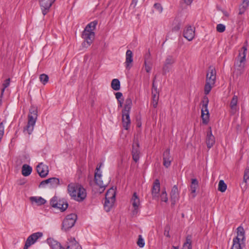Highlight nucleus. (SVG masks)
<instances>
[{"label": "nucleus", "instance_id": "nucleus-29", "mask_svg": "<svg viewBox=\"0 0 249 249\" xmlns=\"http://www.w3.org/2000/svg\"><path fill=\"white\" fill-rule=\"evenodd\" d=\"M111 86L114 90H119L120 89V82L118 79H113L111 83Z\"/></svg>", "mask_w": 249, "mask_h": 249}, {"label": "nucleus", "instance_id": "nucleus-33", "mask_svg": "<svg viewBox=\"0 0 249 249\" xmlns=\"http://www.w3.org/2000/svg\"><path fill=\"white\" fill-rule=\"evenodd\" d=\"M249 4H248L244 1L240 5L239 7V14L242 15L244 14L248 7Z\"/></svg>", "mask_w": 249, "mask_h": 249}, {"label": "nucleus", "instance_id": "nucleus-52", "mask_svg": "<svg viewBox=\"0 0 249 249\" xmlns=\"http://www.w3.org/2000/svg\"><path fill=\"white\" fill-rule=\"evenodd\" d=\"M119 104H120V107H122L123 106V102H124V99H122L121 100H119L118 101Z\"/></svg>", "mask_w": 249, "mask_h": 249}, {"label": "nucleus", "instance_id": "nucleus-58", "mask_svg": "<svg viewBox=\"0 0 249 249\" xmlns=\"http://www.w3.org/2000/svg\"><path fill=\"white\" fill-rule=\"evenodd\" d=\"M243 1L248 3V4H249V0H243Z\"/></svg>", "mask_w": 249, "mask_h": 249}, {"label": "nucleus", "instance_id": "nucleus-26", "mask_svg": "<svg viewBox=\"0 0 249 249\" xmlns=\"http://www.w3.org/2000/svg\"><path fill=\"white\" fill-rule=\"evenodd\" d=\"M115 200L114 199H106L104 203V208L107 212H109L112 207Z\"/></svg>", "mask_w": 249, "mask_h": 249}, {"label": "nucleus", "instance_id": "nucleus-53", "mask_svg": "<svg viewBox=\"0 0 249 249\" xmlns=\"http://www.w3.org/2000/svg\"><path fill=\"white\" fill-rule=\"evenodd\" d=\"M233 101V97H232L231 102V104H230V107H231V109H232L233 108V104L232 103Z\"/></svg>", "mask_w": 249, "mask_h": 249}, {"label": "nucleus", "instance_id": "nucleus-21", "mask_svg": "<svg viewBox=\"0 0 249 249\" xmlns=\"http://www.w3.org/2000/svg\"><path fill=\"white\" fill-rule=\"evenodd\" d=\"M122 123L124 129L128 130L130 125L129 113H122Z\"/></svg>", "mask_w": 249, "mask_h": 249}, {"label": "nucleus", "instance_id": "nucleus-37", "mask_svg": "<svg viewBox=\"0 0 249 249\" xmlns=\"http://www.w3.org/2000/svg\"><path fill=\"white\" fill-rule=\"evenodd\" d=\"M39 80L40 82H42L44 85H45L48 83L49 81V77L45 74H41L39 76Z\"/></svg>", "mask_w": 249, "mask_h": 249}, {"label": "nucleus", "instance_id": "nucleus-24", "mask_svg": "<svg viewBox=\"0 0 249 249\" xmlns=\"http://www.w3.org/2000/svg\"><path fill=\"white\" fill-rule=\"evenodd\" d=\"M32 202H35L38 205H41L45 204L46 201L40 196H32L30 198Z\"/></svg>", "mask_w": 249, "mask_h": 249}, {"label": "nucleus", "instance_id": "nucleus-25", "mask_svg": "<svg viewBox=\"0 0 249 249\" xmlns=\"http://www.w3.org/2000/svg\"><path fill=\"white\" fill-rule=\"evenodd\" d=\"M132 100L130 98H127L125 101L124 109L122 113H129L130 110L132 106Z\"/></svg>", "mask_w": 249, "mask_h": 249}, {"label": "nucleus", "instance_id": "nucleus-35", "mask_svg": "<svg viewBox=\"0 0 249 249\" xmlns=\"http://www.w3.org/2000/svg\"><path fill=\"white\" fill-rule=\"evenodd\" d=\"M133 53L130 50H128L126 52V62H133Z\"/></svg>", "mask_w": 249, "mask_h": 249}, {"label": "nucleus", "instance_id": "nucleus-49", "mask_svg": "<svg viewBox=\"0 0 249 249\" xmlns=\"http://www.w3.org/2000/svg\"><path fill=\"white\" fill-rule=\"evenodd\" d=\"M115 97L118 101H119V100H121L122 99V97H123V94L121 92H118L115 93Z\"/></svg>", "mask_w": 249, "mask_h": 249}, {"label": "nucleus", "instance_id": "nucleus-50", "mask_svg": "<svg viewBox=\"0 0 249 249\" xmlns=\"http://www.w3.org/2000/svg\"><path fill=\"white\" fill-rule=\"evenodd\" d=\"M174 61H175V59L172 56H168L166 58L167 62H170Z\"/></svg>", "mask_w": 249, "mask_h": 249}, {"label": "nucleus", "instance_id": "nucleus-42", "mask_svg": "<svg viewBox=\"0 0 249 249\" xmlns=\"http://www.w3.org/2000/svg\"><path fill=\"white\" fill-rule=\"evenodd\" d=\"M161 200L162 201H164L166 202L168 201V197L167 196V194L165 191H163L161 195Z\"/></svg>", "mask_w": 249, "mask_h": 249}, {"label": "nucleus", "instance_id": "nucleus-12", "mask_svg": "<svg viewBox=\"0 0 249 249\" xmlns=\"http://www.w3.org/2000/svg\"><path fill=\"white\" fill-rule=\"evenodd\" d=\"M54 1L55 0H39V4L43 15H45L49 11Z\"/></svg>", "mask_w": 249, "mask_h": 249}, {"label": "nucleus", "instance_id": "nucleus-41", "mask_svg": "<svg viewBox=\"0 0 249 249\" xmlns=\"http://www.w3.org/2000/svg\"><path fill=\"white\" fill-rule=\"evenodd\" d=\"M249 179V168H246L244 171V181L246 182L247 180Z\"/></svg>", "mask_w": 249, "mask_h": 249}, {"label": "nucleus", "instance_id": "nucleus-17", "mask_svg": "<svg viewBox=\"0 0 249 249\" xmlns=\"http://www.w3.org/2000/svg\"><path fill=\"white\" fill-rule=\"evenodd\" d=\"M172 160L173 159L170 156V150L169 149H166L163 154V165L168 168L170 166Z\"/></svg>", "mask_w": 249, "mask_h": 249}, {"label": "nucleus", "instance_id": "nucleus-40", "mask_svg": "<svg viewBox=\"0 0 249 249\" xmlns=\"http://www.w3.org/2000/svg\"><path fill=\"white\" fill-rule=\"evenodd\" d=\"M225 26L222 24H218L216 26V31L219 33H223L225 31Z\"/></svg>", "mask_w": 249, "mask_h": 249}, {"label": "nucleus", "instance_id": "nucleus-51", "mask_svg": "<svg viewBox=\"0 0 249 249\" xmlns=\"http://www.w3.org/2000/svg\"><path fill=\"white\" fill-rule=\"evenodd\" d=\"M184 2L188 5H190L193 2V0H183Z\"/></svg>", "mask_w": 249, "mask_h": 249}, {"label": "nucleus", "instance_id": "nucleus-46", "mask_svg": "<svg viewBox=\"0 0 249 249\" xmlns=\"http://www.w3.org/2000/svg\"><path fill=\"white\" fill-rule=\"evenodd\" d=\"M152 69V63H145V70L147 72H149Z\"/></svg>", "mask_w": 249, "mask_h": 249}, {"label": "nucleus", "instance_id": "nucleus-8", "mask_svg": "<svg viewBox=\"0 0 249 249\" xmlns=\"http://www.w3.org/2000/svg\"><path fill=\"white\" fill-rule=\"evenodd\" d=\"M77 220V215L75 213L68 215L64 219L62 223V230L67 231L71 228Z\"/></svg>", "mask_w": 249, "mask_h": 249}, {"label": "nucleus", "instance_id": "nucleus-13", "mask_svg": "<svg viewBox=\"0 0 249 249\" xmlns=\"http://www.w3.org/2000/svg\"><path fill=\"white\" fill-rule=\"evenodd\" d=\"M183 35V36L188 41L192 40L195 35V28L191 26H186L184 30Z\"/></svg>", "mask_w": 249, "mask_h": 249}, {"label": "nucleus", "instance_id": "nucleus-28", "mask_svg": "<svg viewBox=\"0 0 249 249\" xmlns=\"http://www.w3.org/2000/svg\"><path fill=\"white\" fill-rule=\"evenodd\" d=\"M32 171V167L27 164H24L22 167V174L25 177L29 176Z\"/></svg>", "mask_w": 249, "mask_h": 249}, {"label": "nucleus", "instance_id": "nucleus-22", "mask_svg": "<svg viewBox=\"0 0 249 249\" xmlns=\"http://www.w3.org/2000/svg\"><path fill=\"white\" fill-rule=\"evenodd\" d=\"M198 188V182L196 178H193L191 179V184L190 185V191L191 194H193V197L196 196V189Z\"/></svg>", "mask_w": 249, "mask_h": 249}, {"label": "nucleus", "instance_id": "nucleus-2", "mask_svg": "<svg viewBox=\"0 0 249 249\" xmlns=\"http://www.w3.org/2000/svg\"><path fill=\"white\" fill-rule=\"evenodd\" d=\"M97 24L96 21L91 22L85 27L82 34V37L84 39L82 43L83 47L88 48L92 43L95 38V33L93 32Z\"/></svg>", "mask_w": 249, "mask_h": 249}, {"label": "nucleus", "instance_id": "nucleus-48", "mask_svg": "<svg viewBox=\"0 0 249 249\" xmlns=\"http://www.w3.org/2000/svg\"><path fill=\"white\" fill-rule=\"evenodd\" d=\"M46 184H49L50 185V178L42 181L39 185V186H44Z\"/></svg>", "mask_w": 249, "mask_h": 249}, {"label": "nucleus", "instance_id": "nucleus-7", "mask_svg": "<svg viewBox=\"0 0 249 249\" xmlns=\"http://www.w3.org/2000/svg\"><path fill=\"white\" fill-rule=\"evenodd\" d=\"M209 103V99L207 96H204L201 101V117L202 123L204 124H207L209 121L210 114L208 109V105Z\"/></svg>", "mask_w": 249, "mask_h": 249}, {"label": "nucleus", "instance_id": "nucleus-39", "mask_svg": "<svg viewBox=\"0 0 249 249\" xmlns=\"http://www.w3.org/2000/svg\"><path fill=\"white\" fill-rule=\"evenodd\" d=\"M138 246L140 248H142L144 246L145 243L141 235H139L138 241L137 242Z\"/></svg>", "mask_w": 249, "mask_h": 249}, {"label": "nucleus", "instance_id": "nucleus-44", "mask_svg": "<svg viewBox=\"0 0 249 249\" xmlns=\"http://www.w3.org/2000/svg\"><path fill=\"white\" fill-rule=\"evenodd\" d=\"M152 94H158L157 87L155 85V79L153 82Z\"/></svg>", "mask_w": 249, "mask_h": 249}, {"label": "nucleus", "instance_id": "nucleus-4", "mask_svg": "<svg viewBox=\"0 0 249 249\" xmlns=\"http://www.w3.org/2000/svg\"><path fill=\"white\" fill-rule=\"evenodd\" d=\"M37 118V110L36 108L32 107L29 110V113L28 116V123L23 129L24 132H27L30 135L34 128V126Z\"/></svg>", "mask_w": 249, "mask_h": 249}, {"label": "nucleus", "instance_id": "nucleus-11", "mask_svg": "<svg viewBox=\"0 0 249 249\" xmlns=\"http://www.w3.org/2000/svg\"><path fill=\"white\" fill-rule=\"evenodd\" d=\"M133 160L137 162L139 161L140 157L141 152L140 150V145L137 140H134L132 144L131 151Z\"/></svg>", "mask_w": 249, "mask_h": 249}, {"label": "nucleus", "instance_id": "nucleus-27", "mask_svg": "<svg viewBox=\"0 0 249 249\" xmlns=\"http://www.w3.org/2000/svg\"><path fill=\"white\" fill-rule=\"evenodd\" d=\"M116 192L113 188H110L106 194V199H114L115 200Z\"/></svg>", "mask_w": 249, "mask_h": 249}, {"label": "nucleus", "instance_id": "nucleus-34", "mask_svg": "<svg viewBox=\"0 0 249 249\" xmlns=\"http://www.w3.org/2000/svg\"><path fill=\"white\" fill-rule=\"evenodd\" d=\"M191 239L190 237L187 236L186 242L184 244L182 249H192Z\"/></svg>", "mask_w": 249, "mask_h": 249}, {"label": "nucleus", "instance_id": "nucleus-23", "mask_svg": "<svg viewBox=\"0 0 249 249\" xmlns=\"http://www.w3.org/2000/svg\"><path fill=\"white\" fill-rule=\"evenodd\" d=\"M47 241L48 244L53 249H59L61 247L60 244L53 238H48Z\"/></svg>", "mask_w": 249, "mask_h": 249}, {"label": "nucleus", "instance_id": "nucleus-38", "mask_svg": "<svg viewBox=\"0 0 249 249\" xmlns=\"http://www.w3.org/2000/svg\"><path fill=\"white\" fill-rule=\"evenodd\" d=\"M10 82V78H8V79H6L3 82V83L2 84L3 88L1 89V95H2L5 89L9 86Z\"/></svg>", "mask_w": 249, "mask_h": 249}, {"label": "nucleus", "instance_id": "nucleus-18", "mask_svg": "<svg viewBox=\"0 0 249 249\" xmlns=\"http://www.w3.org/2000/svg\"><path fill=\"white\" fill-rule=\"evenodd\" d=\"M43 235V234L42 232H37L34 233L32 234H31L30 236H29L28 238L27 239V246H31L34 243H35V242L40 237H42Z\"/></svg>", "mask_w": 249, "mask_h": 249}, {"label": "nucleus", "instance_id": "nucleus-1", "mask_svg": "<svg viewBox=\"0 0 249 249\" xmlns=\"http://www.w3.org/2000/svg\"><path fill=\"white\" fill-rule=\"evenodd\" d=\"M68 191L71 197L79 202L82 201L87 196L85 189L78 183L69 184L68 186Z\"/></svg>", "mask_w": 249, "mask_h": 249}, {"label": "nucleus", "instance_id": "nucleus-45", "mask_svg": "<svg viewBox=\"0 0 249 249\" xmlns=\"http://www.w3.org/2000/svg\"><path fill=\"white\" fill-rule=\"evenodd\" d=\"M169 231H170V227L168 226H166L164 229V235L167 237H170V233H169Z\"/></svg>", "mask_w": 249, "mask_h": 249}, {"label": "nucleus", "instance_id": "nucleus-14", "mask_svg": "<svg viewBox=\"0 0 249 249\" xmlns=\"http://www.w3.org/2000/svg\"><path fill=\"white\" fill-rule=\"evenodd\" d=\"M66 249H82L81 246L73 237L68 238L66 243Z\"/></svg>", "mask_w": 249, "mask_h": 249}, {"label": "nucleus", "instance_id": "nucleus-43", "mask_svg": "<svg viewBox=\"0 0 249 249\" xmlns=\"http://www.w3.org/2000/svg\"><path fill=\"white\" fill-rule=\"evenodd\" d=\"M154 6L159 13H160L162 12L163 9L160 4L156 3L154 4Z\"/></svg>", "mask_w": 249, "mask_h": 249}, {"label": "nucleus", "instance_id": "nucleus-5", "mask_svg": "<svg viewBox=\"0 0 249 249\" xmlns=\"http://www.w3.org/2000/svg\"><path fill=\"white\" fill-rule=\"evenodd\" d=\"M102 165V163L97 165L94 174L95 182L100 188V189H102L101 193L104 190L105 187L107 185L109 182V179L104 180L102 179V172L100 171Z\"/></svg>", "mask_w": 249, "mask_h": 249}, {"label": "nucleus", "instance_id": "nucleus-3", "mask_svg": "<svg viewBox=\"0 0 249 249\" xmlns=\"http://www.w3.org/2000/svg\"><path fill=\"white\" fill-rule=\"evenodd\" d=\"M216 80V70L214 67L210 66L207 71L206 84L204 87V93L208 94L214 86Z\"/></svg>", "mask_w": 249, "mask_h": 249}, {"label": "nucleus", "instance_id": "nucleus-31", "mask_svg": "<svg viewBox=\"0 0 249 249\" xmlns=\"http://www.w3.org/2000/svg\"><path fill=\"white\" fill-rule=\"evenodd\" d=\"M227 184L223 180H220L218 185V190L222 193L225 192L227 189Z\"/></svg>", "mask_w": 249, "mask_h": 249}, {"label": "nucleus", "instance_id": "nucleus-32", "mask_svg": "<svg viewBox=\"0 0 249 249\" xmlns=\"http://www.w3.org/2000/svg\"><path fill=\"white\" fill-rule=\"evenodd\" d=\"M247 49L245 47L241 48V50L239 51V56L240 58V62H243L245 61L246 57V52Z\"/></svg>", "mask_w": 249, "mask_h": 249}, {"label": "nucleus", "instance_id": "nucleus-10", "mask_svg": "<svg viewBox=\"0 0 249 249\" xmlns=\"http://www.w3.org/2000/svg\"><path fill=\"white\" fill-rule=\"evenodd\" d=\"M131 203L133 207L132 213L133 215H136L141 207V202L140 198L136 193H134L130 200Z\"/></svg>", "mask_w": 249, "mask_h": 249}, {"label": "nucleus", "instance_id": "nucleus-59", "mask_svg": "<svg viewBox=\"0 0 249 249\" xmlns=\"http://www.w3.org/2000/svg\"><path fill=\"white\" fill-rule=\"evenodd\" d=\"M172 249H178V248L175 246H173Z\"/></svg>", "mask_w": 249, "mask_h": 249}, {"label": "nucleus", "instance_id": "nucleus-19", "mask_svg": "<svg viewBox=\"0 0 249 249\" xmlns=\"http://www.w3.org/2000/svg\"><path fill=\"white\" fill-rule=\"evenodd\" d=\"M206 142L209 148L212 147L215 143V138L212 134L211 127H209V131L207 132Z\"/></svg>", "mask_w": 249, "mask_h": 249}, {"label": "nucleus", "instance_id": "nucleus-60", "mask_svg": "<svg viewBox=\"0 0 249 249\" xmlns=\"http://www.w3.org/2000/svg\"><path fill=\"white\" fill-rule=\"evenodd\" d=\"M233 249V240L232 241V244L231 245V249Z\"/></svg>", "mask_w": 249, "mask_h": 249}, {"label": "nucleus", "instance_id": "nucleus-6", "mask_svg": "<svg viewBox=\"0 0 249 249\" xmlns=\"http://www.w3.org/2000/svg\"><path fill=\"white\" fill-rule=\"evenodd\" d=\"M244 228L240 226L237 229V236L234 239V246L236 249H242L245 246V236Z\"/></svg>", "mask_w": 249, "mask_h": 249}, {"label": "nucleus", "instance_id": "nucleus-15", "mask_svg": "<svg viewBox=\"0 0 249 249\" xmlns=\"http://www.w3.org/2000/svg\"><path fill=\"white\" fill-rule=\"evenodd\" d=\"M36 171L40 177L45 178L49 173L48 166L41 162L36 166Z\"/></svg>", "mask_w": 249, "mask_h": 249}, {"label": "nucleus", "instance_id": "nucleus-55", "mask_svg": "<svg viewBox=\"0 0 249 249\" xmlns=\"http://www.w3.org/2000/svg\"><path fill=\"white\" fill-rule=\"evenodd\" d=\"M27 246V241H26V243H25V244L23 249H27L30 246Z\"/></svg>", "mask_w": 249, "mask_h": 249}, {"label": "nucleus", "instance_id": "nucleus-30", "mask_svg": "<svg viewBox=\"0 0 249 249\" xmlns=\"http://www.w3.org/2000/svg\"><path fill=\"white\" fill-rule=\"evenodd\" d=\"M60 184V180L56 178H50V185L52 188L57 187Z\"/></svg>", "mask_w": 249, "mask_h": 249}, {"label": "nucleus", "instance_id": "nucleus-20", "mask_svg": "<svg viewBox=\"0 0 249 249\" xmlns=\"http://www.w3.org/2000/svg\"><path fill=\"white\" fill-rule=\"evenodd\" d=\"M160 191V183L158 179H156L153 185L152 195L153 198H157L159 196Z\"/></svg>", "mask_w": 249, "mask_h": 249}, {"label": "nucleus", "instance_id": "nucleus-57", "mask_svg": "<svg viewBox=\"0 0 249 249\" xmlns=\"http://www.w3.org/2000/svg\"><path fill=\"white\" fill-rule=\"evenodd\" d=\"M179 28H180L179 26H178L177 27H175L174 28V30L177 31V30H178L179 29Z\"/></svg>", "mask_w": 249, "mask_h": 249}, {"label": "nucleus", "instance_id": "nucleus-56", "mask_svg": "<svg viewBox=\"0 0 249 249\" xmlns=\"http://www.w3.org/2000/svg\"><path fill=\"white\" fill-rule=\"evenodd\" d=\"M236 103H237V98L236 97L235 98V96H234V106H235Z\"/></svg>", "mask_w": 249, "mask_h": 249}, {"label": "nucleus", "instance_id": "nucleus-61", "mask_svg": "<svg viewBox=\"0 0 249 249\" xmlns=\"http://www.w3.org/2000/svg\"><path fill=\"white\" fill-rule=\"evenodd\" d=\"M59 249H65V248H64L63 247H60Z\"/></svg>", "mask_w": 249, "mask_h": 249}, {"label": "nucleus", "instance_id": "nucleus-36", "mask_svg": "<svg viewBox=\"0 0 249 249\" xmlns=\"http://www.w3.org/2000/svg\"><path fill=\"white\" fill-rule=\"evenodd\" d=\"M152 94V106L154 108L157 107L158 100H159V94Z\"/></svg>", "mask_w": 249, "mask_h": 249}, {"label": "nucleus", "instance_id": "nucleus-54", "mask_svg": "<svg viewBox=\"0 0 249 249\" xmlns=\"http://www.w3.org/2000/svg\"><path fill=\"white\" fill-rule=\"evenodd\" d=\"M131 67H132V63H126V68H130Z\"/></svg>", "mask_w": 249, "mask_h": 249}, {"label": "nucleus", "instance_id": "nucleus-47", "mask_svg": "<svg viewBox=\"0 0 249 249\" xmlns=\"http://www.w3.org/2000/svg\"><path fill=\"white\" fill-rule=\"evenodd\" d=\"M150 58H151V54H150L149 52H148L145 54L144 62H148L149 61H150L151 60Z\"/></svg>", "mask_w": 249, "mask_h": 249}, {"label": "nucleus", "instance_id": "nucleus-9", "mask_svg": "<svg viewBox=\"0 0 249 249\" xmlns=\"http://www.w3.org/2000/svg\"><path fill=\"white\" fill-rule=\"evenodd\" d=\"M50 204L53 207L58 209L62 212L65 211L68 206V204L64 199H59L56 196L51 199Z\"/></svg>", "mask_w": 249, "mask_h": 249}, {"label": "nucleus", "instance_id": "nucleus-16", "mask_svg": "<svg viewBox=\"0 0 249 249\" xmlns=\"http://www.w3.org/2000/svg\"><path fill=\"white\" fill-rule=\"evenodd\" d=\"M170 198L172 202V205H174L179 198V192L177 185H174L171 190L170 193Z\"/></svg>", "mask_w": 249, "mask_h": 249}]
</instances>
